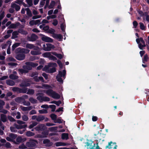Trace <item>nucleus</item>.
Here are the masks:
<instances>
[{"label":"nucleus","instance_id":"64","mask_svg":"<svg viewBox=\"0 0 149 149\" xmlns=\"http://www.w3.org/2000/svg\"><path fill=\"white\" fill-rule=\"evenodd\" d=\"M58 21L56 19L54 20L53 22L52 23V24L54 25L55 26H56L58 24Z\"/></svg>","mask_w":149,"mask_h":149},{"label":"nucleus","instance_id":"52","mask_svg":"<svg viewBox=\"0 0 149 149\" xmlns=\"http://www.w3.org/2000/svg\"><path fill=\"white\" fill-rule=\"evenodd\" d=\"M49 107L52 109V111H55L56 109V106L54 105H50Z\"/></svg>","mask_w":149,"mask_h":149},{"label":"nucleus","instance_id":"42","mask_svg":"<svg viewBox=\"0 0 149 149\" xmlns=\"http://www.w3.org/2000/svg\"><path fill=\"white\" fill-rule=\"evenodd\" d=\"M4 104V102L1 100H0V109H1L3 108V106Z\"/></svg>","mask_w":149,"mask_h":149},{"label":"nucleus","instance_id":"28","mask_svg":"<svg viewBox=\"0 0 149 149\" xmlns=\"http://www.w3.org/2000/svg\"><path fill=\"white\" fill-rule=\"evenodd\" d=\"M6 83L7 84L11 86H13L15 85L14 82L13 80H7Z\"/></svg>","mask_w":149,"mask_h":149},{"label":"nucleus","instance_id":"22","mask_svg":"<svg viewBox=\"0 0 149 149\" xmlns=\"http://www.w3.org/2000/svg\"><path fill=\"white\" fill-rule=\"evenodd\" d=\"M51 97L55 99H58L59 98L60 96L58 94L54 91Z\"/></svg>","mask_w":149,"mask_h":149},{"label":"nucleus","instance_id":"44","mask_svg":"<svg viewBox=\"0 0 149 149\" xmlns=\"http://www.w3.org/2000/svg\"><path fill=\"white\" fill-rule=\"evenodd\" d=\"M4 16V12L3 11H1L0 12V19H1Z\"/></svg>","mask_w":149,"mask_h":149},{"label":"nucleus","instance_id":"26","mask_svg":"<svg viewBox=\"0 0 149 149\" xmlns=\"http://www.w3.org/2000/svg\"><path fill=\"white\" fill-rule=\"evenodd\" d=\"M19 31H14L12 33V38L14 39L17 37V36L19 34Z\"/></svg>","mask_w":149,"mask_h":149},{"label":"nucleus","instance_id":"25","mask_svg":"<svg viewBox=\"0 0 149 149\" xmlns=\"http://www.w3.org/2000/svg\"><path fill=\"white\" fill-rule=\"evenodd\" d=\"M55 4L56 3L55 1H52L50 3V5L48 6V8L49 9L53 8Z\"/></svg>","mask_w":149,"mask_h":149},{"label":"nucleus","instance_id":"63","mask_svg":"<svg viewBox=\"0 0 149 149\" xmlns=\"http://www.w3.org/2000/svg\"><path fill=\"white\" fill-rule=\"evenodd\" d=\"M51 103L55 104L57 105H58V106H59L60 105V104H61V102L60 101H59L58 102L55 101L53 102H52Z\"/></svg>","mask_w":149,"mask_h":149},{"label":"nucleus","instance_id":"40","mask_svg":"<svg viewBox=\"0 0 149 149\" xmlns=\"http://www.w3.org/2000/svg\"><path fill=\"white\" fill-rule=\"evenodd\" d=\"M18 31L19 33H20L22 34L26 35L27 34V32L26 31L22 29H19Z\"/></svg>","mask_w":149,"mask_h":149},{"label":"nucleus","instance_id":"36","mask_svg":"<svg viewBox=\"0 0 149 149\" xmlns=\"http://www.w3.org/2000/svg\"><path fill=\"white\" fill-rule=\"evenodd\" d=\"M9 77L10 79H17L18 78V77L17 75H15L14 74H11L9 76Z\"/></svg>","mask_w":149,"mask_h":149},{"label":"nucleus","instance_id":"18","mask_svg":"<svg viewBox=\"0 0 149 149\" xmlns=\"http://www.w3.org/2000/svg\"><path fill=\"white\" fill-rule=\"evenodd\" d=\"M138 12L141 16H142L143 15H145L146 16V19L147 21L149 22V16H147V13L146 12L145 13H143V12L141 10H138Z\"/></svg>","mask_w":149,"mask_h":149},{"label":"nucleus","instance_id":"17","mask_svg":"<svg viewBox=\"0 0 149 149\" xmlns=\"http://www.w3.org/2000/svg\"><path fill=\"white\" fill-rule=\"evenodd\" d=\"M46 126L43 124H40L37 126L35 129L36 130L40 131L42 130L45 129Z\"/></svg>","mask_w":149,"mask_h":149},{"label":"nucleus","instance_id":"19","mask_svg":"<svg viewBox=\"0 0 149 149\" xmlns=\"http://www.w3.org/2000/svg\"><path fill=\"white\" fill-rule=\"evenodd\" d=\"M52 36L60 41H61L62 39V36L60 34H53L52 35Z\"/></svg>","mask_w":149,"mask_h":149},{"label":"nucleus","instance_id":"46","mask_svg":"<svg viewBox=\"0 0 149 149\" xmlns=\"http://www.w3.org/2000/svg\"><path fill=\"white\" fill-rule=\"evenodd\" d=\"M37 124V123L36 122H33L32 124L30 125L29 127L30 129L32 128L33 127L35 126Z\"/></svg>","mask_w":149,"mask_h":149},{"label":"nucleus","instance_id":"15","mask_svg":"<svg viewBox=\"0 0 149 149\" xmlns=\"http://www.w3.org/2000/svg\"><path fill=\"white\" fill-rule=\"evenodd\" d=\"M47 48H45L44 50L45 51H49L52 49H54L55 48L54 45L49 43L46 44Z\"/></svg>","mask_w":149,"mask_h":149},{"label":"nucleus","instance_id":"32","mask_svg":"<svg viewBox=\"0 0 149 149\" xmlns=\"http://www.w3.org/2000/svg\"><path fill=\"white\" fill-rule=\"evenodd\" d=\"M20 44V43L18 42H17L14 44L12 46V50H14L16 47L19 46Z\"/></svg>","mask_w":149,"mask_h":149},{"label":"nucleus","instance_id":"1","mask_svg":"<svg viewBox=\"0 0 149 149\" xmlns=\"http://www.w3.org/2000/svg\"><path fill=\"white\" fill-rule=\"evenodd\" d=\"M26 65L23 66L24 69H19L18 71L19 74L27 73L28 71L31 69L32 68L36 67L38 65L37 63L31 62H27L26 63Z\"/></svg>","mask_w":149,"mask_h":149},{"label":"nucleus","instance_id":"31","mask_svg":"<svg viewBox=\"0 0 149 149\" xmlns=\"http://www.w3.org/2000/svg\"><path fill=\"white\" fill-rule=\"evenodd\" d=\"M62 138L63 139H68V134L66 133H63L62 135Z\"/></svg>","mask_w":149,"mask_h":149},{"label":"nucleus","instance_id":"56","mask_svg":"<svg viewBox=\"0 0 149 149\" xmlns=\"http://www.w3.org/2000/svg\"><path fill=\"white\" fill-rule=\"evenodd\" d=\"M49 3V0H46L45 5L44 7V9H46L47 7H48Z\"/></svg>","mask_w":149,"mask_h":149},{"label":"nucleus","instance_id":"47","mask_svg":"<svg viewBox=\"0 0 149 149\" xmlns=\"http://www.w3.org/2000/svg\"><path fill=\"white\" fill-rule=\"evenodd\" d=\"M39 112L40 113H47V110L45 109L39 110Z\"/></svg>","mask_w":149,"mask_h":149},{"label":"nucleus","instance_id":"48","mask_svg":"<svg viewBox=\"0 0 149 149\" xmlns=\"http://www.w3.org/2000/svg\"><path fill=\"white\" fill-rule=\"evenodd\" d=\"M50 117L52 119L54 120V121H55L56 120V116L55 114H52L50 115Z\"/></svg>","mask_w":149,"mask_h":149},{"label":"nucleus","instance_id":"7","mask_svg":"<svg viewBox=\"0 0 149 149\" xmlns=\"http://www.w3.org/2000/svg\"><path fill=\"white\" fill-rule=\"evenodd\" d=\"M40 35L41 36L42 40L46 42H52L53 41V39L50 37H47L41 34H40Z\"/></svg>","mask_w":149,"mask_h":149},{"label":"nucleus","instance_id":"21","mask_svg":"<svg viewBox=\"0 0 149 149\" xmlns=\"http://www.w3.org/2000/svg\"><path fill=\"white\" fill-rule=\"evenodd\" d=\"M69 143H66L63 142H57L55 143V145L56 146H65L68 145H70Z\"/></svg>","mask_w":149,"mask_h":149},{"label":"nucleus","instance_id":"50","mask_svg":"<svg viewBox=\"0 0 149 149\" xmlns=\"http://www.w3.org/2000/svg\"><path fill=\"white\" fill-rule=\"evenodd\" d=\"M30 85V84L29 83H22L20 85L21 86H29Z\"/></svg>","mask_w":149,"mask_h":149},{"label":"nucleus","instance_id":"54","mask_svg":"<svg viewBox=\"0 0 149 149\" xmlns=\"http://www.w3.org/2000/svg\"><path fill=\"white\" fill-rule=\"evenodd\" d=\"M114 144V143H113L112 142H111L109 143L108 146L107 147L109 148H112V146Z\"/></svg>","mask_w":149,"mask_h":149},{"label":"nucleus","instance_id":"13","mask_svg":"<svg viewBox=\"0 0 149 149\" xmlns=\"http://www.w3.org/2000/svg\"><path fill=\"white\" fill-rule=\"evenodd\" d=\"M17 54L15 56V58L18 60H22L25 59V56L23 54Z\"/></svg>","mask_w":149,"mask_h":149},{"label":"nucleus","instance_id":"35","mask_svg":"<svg viewBox=\"0 0 149 149\" xmlns=\"http://www.w3.org/2000/svg\"><path fill=\"white\" fill-rule=\"evenodd\" d=\"M43 96L41 95H38L37 98V99L40 102H43Z\"/></svg>","mask_w":149,"mask_h":149},{"label":"nucleus","instance_id":"2","mask_svg":"<svg viewBox=\"0 0 149 149\" xmlns=\"http://www.w3.org/2000/svg\"><path fill=\"white\" fill-rule=\"evenodd\" d=\"M13 90L14 91H17L19 93H26L28 94H33L34 93V91L32 89L27 90L26 88L20 89L18 88H13Z\"/></svg>","mask_w":149,"mask_h":149},{"label":"nucleus","instance_id":"20","mask_svg":"<svg viewBox=\"0 0 149 149\" xmlns=\"http://www.w3.org/2000/svg\"><path fill=\"white\" fill-rule=\"evenodd\" d=\"M43 143L45 144L46 146H50L52 145V143L50 142V141L47 139H46L44 140Z\"/></svg>","mask_w":149,"mask_h":149},{"label":"nucleus","instance_id":"62","mask_svg":"<svg viewBox=\"0 0 149 149\" xmlns=\"http://www.w3.org/2000/svg\"><path fill=\"white\" fill-rule=\"evenodd\" d=\"M23 104L24 105L29 106L30 104V103L28 102L24 101L23 102Z\"/></svg>","mask_w":149,"mask_h":149},{"label":"nucleus","instance_id":"27","mask_svg":"<svg viewBox=\"0 0 149 149\" xmlns=\"http://www.w3.org/2000/svg\"><path fill=\"white\" fill-rule=\"evenodd\" d=\"M34 79L37 82L39 81H43V78L42 77H38L36 76L34 77Z\"/></svg>","mask_w":149,"mask_h":149},{"label":"nucleus","instance_id":"14","mask_svg":"<svg viewBox=\"0 0 149 149\" xmlns=\"http://www.w3.org/2000/svg\"><path fill=\"white\" fill-rule=\"evenodd\" d=\"M32 50L31 52V54L33 55H36L40 54H41L40 52V49L38 47V49L37 50Z\"/></svg>","mask_w":149,"mask_h":149},{"label":"nucleus","instance_id":"24","mask_svg":"<svg viewBox=\"0 0 149 149\" xmlns=\"http://www.w3.org/2000/svg\"><path fill=\"white\" fill-rule=\"evenodd\" d=\"M1 121L3 122H6L7 120V118L6 116L3 114H1Z\"/></svg>","mask_w":149,"mask_h":149},{"label":"nucleus","instance_id":"59","mask_svg":"<svg viewBox=\"0 0 149 149\" xmlns=\"http://www.w3.org/2000/svg\"><path fill=\"white\" fill-rule=\"evenodd\" d=\"M17 25L16 24H11L9 27L10 28H15L17 27Z\"/></svg>","mask_w":149,"mask_h":149},{"label":"nucleus","instance_id":"33","mask_svg":"<svg viewBox=\"0 0 149 149\" xmlns=\"http://www.w3.org/2000/svg\"><path fill=\"white\" fill-rule=\"evenodd\" d=\"M6 60L8 62L13 61L14 62L15 61V59L12 57L10 56L7 58L6 59Z\"/></svg>","mask_w":149,"mask_h":149},{"label":"nucleus","instance_id":"12","mask_svg":"<svg viewBox=\"0 0 149 149\" xmlns=\"http://www.w3.org/2000/svg\"><path fill=\"white\" fill-rule=\"evenodd\" d=\"M16 50L18 52L24 54L28 53L30 52L29 49L25 48H21L20 47L17 48Z\"/></svg>","mask_w":149,"mask_h":149},{"label":"nucleus","instance_id":"29","mask_svg":"<svg viewBox=\"0 0 149 149\" xmlns=\"http://www.w3.org/2000/svg\"><path fill=\"white\" fill-rule=\"evenodd\" d=\"M53 92L52 90L50 89L47 91L46 93L48 95L51 97Z\"/></svg>","mask_w":149,"mask_h":149},{"label":"nucleus","instance_id":"43","mask_svg":"<svg viewBox=\"0 0 149 149\" xmlns=\"http://www.w3.org/2000/svg\"><path fill=\"white\" fill-rule=\"evenodd\" d=\"M27 146L26 145H25L24 144H22L21 145H20L19 148L21 149H25L27 148Z\"/></svg>","mask_w":149,"mask_h":149},{"label":"nucleus","instance_id":"16","mask_svg":"<svg viewBox=\"0 0 149 149\" xmlns=\"http://www.w3.org/2000/svg\"><path fill=\"white\" fill-rule=\"evenodd\" d=\"M26 48L33 49L34 50H37L38 49V47L35 46L32 44H26Z\"/></svg>","mask_w":149,"mask_h":149},{"label":"nucleus","instance_id":"49","mask_svg":"<svg viewBox=\"0 0 149 149\" xmlns=\"http://www.w3.org/2000/svg\"><path fill=\"white\" fill-rule=\"evenodd\" d=\"M22 100L21 97H18L15 99V101L18 103H20Z\"/></svg>","mask_w":149,"mask_h":149},{"label":"nucleus","instance_id":"53","mask_svg":"<svg viewBox=\"0 0 149 149\" xmlns=\"http://www.w3.org/2000/svg\"><path fill=\"white\" fill-rule=\"evenodd\" d=\"M14 2L15 3L18 4L19 5H21L22 4L23 2L22 1L17 0L15 1Z\"/></svg>","mask_w":149,"mask_h":149},{"label":"nucleus","instance_id":"41","mask_svg":"<svg viewBox=\"0 0 149 149\" xmlns=\"http://www.w3.org/2000/svg\"><path fill=\"white\" fill-rule=\"evenodd\" d=\"M34 135L33 132H31L30 131H28L26 133V135L28 136H33Z\"/></svg>","mask_w":149,"mask_h":149},{"label":"nucleus","instance_id":"39","mask_svg":"<svg viewBox=\"0 0 149 149\" xmlns=\"http://www.w3.org/2000/svg\"><path fill=\"white\" fill-rule=\"evenodd\" d=\"M26 3L28 4L29 6H31L33 5L32 1V0H26Z\"/></svg>","mask_w":149,"mask_h":149},{"label":"nucleus","instance_id":"55","mask_svg":"<svg viewBox=\"0 0 149 149\" xmlns=\"http://www.w3.org/2000/svg\"><path fill=\"white\" fill-rule=\"evenodd\" d=\"M22 141V138L21 137H18L16 139V141L19 143L21 142Z\"/></svg>","mask_w":149,"mask_h":149},{"label":"nucleus","instance_id":"34","mask_svg":"<svg viewBox=\"0 0 149 149\" xmlns=\"http://www.w3.org/2000/svg\"><path fill=\"white\" fill-rule=\"evenodd\" d=\"M45 119L44 117L43 116H39L36 118V120L38 121H40L44 120Z\"/></svg>","mask_w":149,"mask_h":149},{"label":"nucleus","instance_id":"4","mask_svg":"<svg viewBox=\"0 0 149 149\" xmlns=\"http://www.w3.org/2000/svg\"><path fill=\"white\" fill-rule=\"evenodd\" d=\"M66 74V72L65 70H63L62 72L59 71L58 75L56 77V79L58 81L60 82H62L63 80L61 78L62 77H63L64 78V76Z\"/></svg>","mask_w":149,"mask_h":149},{"label":"nucleus","instance_id":"3","mask_svg":"<svg viewBox=\"0 0 149 149\" xmlns=\"http://www.w3.org/2000/svg\"><path fill=\"white\" fill-rule=\"evenodd\" d=\"M57 66L56 64L55 63H50L48 65L45 66L46 70L49 73H52L55 72L56 71L55 67Z\"/></svg>","mask_w":149,"mask_h":149},{"label":"nucleus","instance_id":"30","mask_svg":"<svg viewBox=\"0 0 149 149\" xmlns=\"http://www.w3.org/2000/svg\"><path fill=\"white\" fill-rule=\"evenodd\" d=\"M7 43L9 44V47L7 51V54H10V46L11 45V42L9 41H8L7 42Z\"/></svg>","mask_w":149,"mask_h":149},{"label":"nucleus","instance_id":"6","mask_svg":"<svg viewBox=\"0 0 149 149\" xmlns=\"http://www.w3.org/2000/svg\"><path fill=\"white\" fill-rule=\"evenodd\" d=\"M136 41L139 44V47L140 49H142L143 47L145 46V42L142 38H141L137 39Z\"/></svg>","mask_w":149,"mask_h":149},{"label":"nucleus","instance_id":"9","mask_svg":"<svg viewBox=\"0 0 149 149\" xmlns=\"http://www.w3.org/2000/svg\"><path fill=\"white\" fill-rule=\"evenodd\" d=\"M37 143V141L35 140H30L29 141L26 143V145L28 147H31L35 146Z\"/></svg>","mask_w":149,"mask_h":149},{"label":"nucleus","instance_id":"10","mask_svg":"<svg viewBox=\"0 0 149 149\" xmlns=\"http://www.w3.org/2000/svg\"><path fill=\"white\" fill-rule=\"evenodd\" d=\"M86 145L87 148L90 149H93L96 146L95 144L91 140L88 141L86 143Z\"/></svg>","mask_w":149,"mask_h":149},{"label":"nucleus","instance_id":"58","mask_svg":"<svg viewBox=\"0 0 149 149\" xmlns=\"http://www.w3.org/2000/svg\"><path fill=\"white\" fill-rule=\"evenodd\" d=\"M48 134V133L47 132H45V134H44V133H43L42 134V135L41 136H40V137L41 138H44L46 137L47 136Z\"/></svg>","mask_w":149,"mask_h":149},{"label":"nucleus","instance_id":"61","mask_svg":"<svg viewBox=\"0 0 149 149\" xmlns=\"http://www.w3.org/2000/svg\"><path fill=\"white\" fill-rule=\"evenodd\" d=\"M8 118L10 121L13 122L15 121V119L11 116H8Z\"/></svg>","mask_w":149,"mask_h":149},{"label":"nucleus","instance_id":"11","mask_svg":"<svg viewBox=\"0 0 149 149\" xmlns=\"http://www.w3.org/2000/svg\"><path fill=\"white\" fill-rule=\"evenodd\" d=\"M17 135L14 134L10 133L8 136L6 138V139L8 141H12L15 139L17 137Z\"/></svg>","mask_w":149,"mask_h":149},{"label":"nucleus","instance_id":"38","mask_svg":"<svg viewBox=\"0 0 149 149\" xmlns=\"http://www.w3.org/2000/svg\"><path fill=\"white\" fill-rule=\"evenodd\" d=\"M29 100L30 102H31V103L33 104L36 103L37 102V101L35 99L33 98H30L29 99Z\"/></svg>","mask_w":149,"mask_h":149},{"label":"nucleus","instance_id":"51","mask_svg":"<svg viewBox=\"0 0 149 149\" xmlns=\"http://www.w3.org/2000/svg\"><path fill=\"white\" fill-rule=\"evenodd\" d=\"M50 100V98L47 97H44L43 100V101L47 102Z\"/></svg>","mask_w":149,"mask_h":149},{"label":"nucleus","instance_id":"23","mask_svg":"<svg viewBox=\"0 0 149 149\" xmlns=\"http://www.w3.org/2000/svg\"><path fill=\"white\" fill-rule=\"evenodd\" d=\"M20 108L22 111H24L30 110L32 109V107L31 106L24 107L22 106H21Z\"/></svg>","mask_w":149,"mask_h":149},{"label":"nucleus","instance_id":"57","mask_svg":"<svg viewBox=\"0 0 149 149\" xmlns=\"http://www.w3.org/2000/svg\"><path fill=\"white\" fill-rule=\"evenodd\" d=\"M57 3H58V5L57 7V8L59 9H60L61 8V4L60 2V0H58V1L56 2Z\"/></svg>","mask_w":149,"mask_h":149},{"label":"nucleus","instance_id":"60","mask_svg":"<svg viewBox=\"0 0 149 149\" xmlns=\"http://www.w3.org/2000/svg\"><path fill=\"white\" fill-rule=\"evenodd\" d=\"M62 120L60 118H58L56 120V119L55 121H54V122L55 123H62Z\"/></svg>","mask_w":149,"mask_h":149},{"label":"nucleus","instance_id":"37","mask_svg":"<svg viewBox=\"0 0 149 149\" xmlns=\"http://www.w3.org/2000/svg\"><path fill=\"white\" fill-rule=\"evenodd\" d=\"M140 26V29L142 30H145L146 28V26L144 25L143 23L142 22H140L139 23Z\"/></svg>","mask_w":149,"mask_h":149},{"label":"nucleus","instance_id":"8","mask_svg":"<svg viewBox=\"0 0 149 149\" xmlns=\"http://www.w3.org/2000/svg\"><path fill=\"white\" fill-rule=\"evenodd\" d=\"M42 56L44 57L48 58L50 60H55L56 59V58L51 54L50 52H47L43 53Z\"/></svg>","mask_w":149,"mask_h":149},{"label":"nucleus","instance_id":"45","mask_svg":"<svg viewBox=\"0 0 149 149\" xmlns=\"http://www.w3.org/2000/svg\"><path fill=\"white\" fill-rule=\"evenodd\" d=\"M22 118L23 120L24 121H27L29 119L28 117L26 115H24L22 116Z\"/></svg>","mask_w":149,"mask_h":149},{"label":"nucleus","instance_id":"5","mask_svg":"<svg viewBox=\"0 0 149 149\" xmlns=\"http://www.w3.org/2000/svg\"><path fill=\"white\" fill-rule=\"evenodd\" d=\"M17 123L19 125H17V124H15V127L16 128L18 129L25 128L27 127V125H22V124H23L25 123V122L22 121L20 120H17Z\"/></svg>","mask_w":149,"mask_h":149}]
</instances>
